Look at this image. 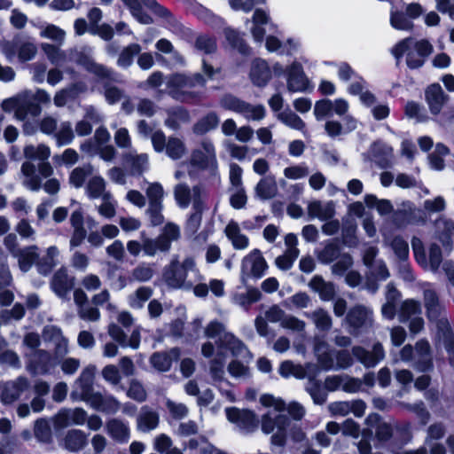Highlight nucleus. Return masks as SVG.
Masks as SVG:
<instances>
[{
    "label": "nucleus",
    "mask_w": 454,
    "mask_h": 454,
    "mask_svg": "<svg viewBox=\"0 0 454 454\" xmlns=\"http://www.w3.org/2000/svg\"><path fill=\"white\" fill-rule=\"evenodd\" d=\"M77 63L85 67L86 70L97 75L99 79H109L117 81L116 74L103 65L96 63L90 52H81L76 59Z\"/></svg>",
    "instance_id": "23"
},
{
    "label": "nucleus",
    "mask_w": 454,
    "mask_h": 454,
    "mask_svg": "<svg viewBox=\"0 0 454 454\" xmlns=\"http://www.w3.org/2000/svg\"><path fill=\"white\" fill-rule=\"evenodd\" d=\"M426 101L432 114H439L443 106L449 100L440 84L434 83L427 87L425 92Z\"/></svg>",
    "instance_id": "25"
},
{
    "label": "nucleus",
    "mask_w": 454,
    "mask_h": 454,
    "mask_svg": "<svg viewBox=\"0 0 454 454\" xmlns=\"http://www.w3.org/2000/svg\"><path fill=\"white\" fill-rule=\"evenodd\" d=\"M400 357L404 362L413 360L415 367L421 372L427 371L432 366L430 346L424 340L416 343L415 350L411 345H405L400 351Z\"/></svg>",
    "instance_id": "10"
},
{
    "label": "nucleus",
    "mask_w": 454,
    "mask_h": 454,
    "mask_svg": "<svg viewBox=\"0 0 454 454\" xmlns=\"http://www.w3.org/2000/svg\"><path fill=\"white\" fill-rule=\"evenodd\" d=\"M278 372L284 378L294 376L300 380L306 378L308 375L306 368L289 360L281 363Z\"/></svg>",
    "instance_id": "53"
},
{
    "label": "nucleus",
    "mask_w": 454,
    "mask_h": 454,
    "mask_svg": "<svg viewBox=\"0 0 454 454\" xmlns=\"http://www.w3.org/2000/svg\"><path fill=\"white\" fill-rule=\"evenodd\" d=\"M365 424L375 430V436L380 442H387L393 436L394 431L398 429L397 423L394 419L385 420L378 414H370Z\"/></svg>",
    "instance_id": "14"
},
{
    "label": "nucleus",
    "mask_w": 454,
    "mask_h": 454,
    "mask_svg": "<svg viewBox=\"0 0 454 454\" xmlns=\"http://www.w3.org/2000/svg\"><path fill=\"white\" fill-rule=\"evenodd\" d=\"M95 372L96 367L94 365H89L82 371L80 376L74 382L75 388L71 393V398L73 400L77 401L82 395L93 390Z\"/></svg>",
    "instance_id": "21"
},
{
    "label": "nucleus",
    "mask_w": 454,
    "mask_h": 454,
    "mask_svg": "<svg viewBox=\"0 0 454 454\" xmlns=\"http://www.w3.org/2000/svg\"><path fill=\"white\" fill-rule=\"evenodd\" d=\"M129 9L131 15L141 24L149 25L153 19L142 11V4L150 9L158 17L164 19L169 30L177 35L184 33V27L172 16L168 9L159 4L155 0H121Z\"/></svg>",
    "instance_id": "4"
},
{
    "label": "nucleus",
    "mask_w": 454,
    "mask_h": 454,
    "mask_svg": "<svg viewBox=\"0 0 454 454\" xmlns=\"http://www.w3.org/2000/svg\"><path fill=\"white\" fill-rule=\"evenodd\" d=\"M260 403L265 407L273 408L275 411L274 412L268 411L262 416V432L269 434L276 430L271 436V443L277 446H283L286 442V429L289 426V419L286 415L277 414L276 412L286 409L284 401L272 395L266 394L260 397Z\"/></svg>",
    "instance_id": "3"
},
{
    "label": "nucleus",
    "mask_w": 454,
    "mask_h": 454,
    "mask_svg": "<svg viewBox=\"0 0 454 454\" xmlns=\"http://www.w3.org/2000/svg\"><path fill=\"white\" fill-rule=\"evenodd\" d=\"M268 264L259 249L252 250L241 262V280L246 282L249 278H261Z\"/></svg>",
    "instance_id": "11"
},
{
    "label": "nucleus",
    "mask_w": 454,
    "mask_h": 454,
    "mask_svg": "<svg viewBox=\"0 0 454 454\" xmlns=\"http://www.w3.org/2000/svg\"><path fill=\"white\" fill-rule=\"evenodd\" d=\"M159 414L148 407H143L137 419V427L143 432L151 431L158 427Z\"/></svg>",
    "instance_id": "38"
},
{
    "label": "nucleus",
    "mask_w": 454,
    "mask_h": 454,
    "mask_svg": "<svg viewBox=\"0 0 454 454\" xmlns=\"http://www.w3.org/2000/svg\"><path fill=\"white\" fill-rule=\"evenodd\" d=\"M64 447L71 451L76 452L82 450L87 443L86 434L78 429L69 430L63 439Z\"/></svg>",
    "instance_id": "37"
},
{
    "label": "nucleus",
    "mask_w": 454,
    "mask_h": 454,
    "mask_svg": "<svg viewBox=\"0 0 454 454\" xmlns=\"http://www.w3.org/2000/svg\"><path fill=\"white\" fill-rule=\"evenodd\" d=\"M423 301L427 318L429 320L438 319L442 316L444 308L436 292L433 289H425L423 292Z\"/></svg>",
    "instance_id": "27"
},
{
    "label": "nucleus",
    "mask_w": 454,
    "mask_h": 454,
    "mask_svg": "<svg viewBox=\"0 0 454 454\" xmlns=\"http://www.w3.org/2000/svg\"><path fill=\"white\" fill-rule=\"evenodd\" d=\"M59 250L56 246H51L46 249L45 254L40 259L36 267L40 274L47 275L58 263Z\"/></svg>",
    "instance_id": "35"
},
{
    "label": "nucleus",
    "mask_w": 454,
    "mask_h": 454,
    "mask_svg": "<svg viewBox=\"0 0 454 454\" xmlns=\"http://www.w3.org/2000/svg\"><path fill=\"white\" fill-rule=\"evenodd\" d=\"M147 186L145 190V199L148 204L160 205L163 204L166 195L163 185L159 182H146Z\"/></svg>",
    "instance_id": "50"
},
{
    "label": "nucleus",
    "mask_w": 454,
    "mask_h": 454,
    "mask_svg": "<svg viewBox=\"0 0 454 454\" xmlns=\"http://www.w3.org/2000/svg\"><path fill=\"white\" fill-rule=\"evenodd\" d=\"M384 244L393 250L397 260L405 261L408 258L409 245L403 237L395 236L393 238H386Z\"/></svg>",
    "instance_id": "44"
},
{
    "label": "nucleus",
    "mask_w": 454,
    "mask_h": 454,
    "mask_svg": "<svg viewBox=\"0 0 454 454\" xmlns=\"http://www.w3.org/2000/svg\"><path fill=\"white\" fill-rule=\"evenodd\" d=\"M278 184L273 176L262 178L254 187L255 196L262 200L273 199L278 194Z\"/></svg>",
    "instance_id": "31"
},
{
    "label": "nucleus",
    "mask_w": 454,
    "mask_h": 454,
    "mask_svg": "<svg viewBox=\"0 0 454 454\" xmlns=\"http://www.w3.org/2000/svg\"><path fill=\"white\" fill-rule=\"evenodd\" d=\"M286 87L290 92H305L309 89V79L300 64L294 63L288 68Z\"/></svg>",
    "instance_id": "20"
},
{
    "label": "nucleus",
    "mask_w": 454,
    "mask_h": 454,
    "mask_svg": "<svg viewBox=\"0 0 454 454\" xmlns=\"http://www.w3.org/2000/svg\"><path fill=\"white\" fill-rule=\"evenodd\" d=\"M314 351L322 369L330 370L333 368V358L328 345L325 341H317L315 344Z\"/></svg>",
    "instance_id": "47"
},
{
    "label": "nucleus",
    "mask_w": 454,
    "mask_h": 454,
    "mask_svg": "<svg viewBox=\"0 0 454 454\" xmlns=\"http://www.w3.org/2000/svg\"><path fill=\"white\" fill-rule=\"evenodd\" d=\"M308 214L309 216L322 221L331 219L335 214L334 204L332 201L326 204L313 201L308 206Z\"/></svg>",
    "instance_id": "34"
},
{
    "label": "nucleus",
    "mask_w": 454,
    "mask_h": 454,
    "mask_svg": "<svg viewBox=\"0 0 454 454\" xmlns=\"http://www.w3.org/2000/svg\"><path fill=\"white\" fill-rule=\"evenodd\" d=\"M220 106L226 110L241 114L247 120L260 121L265 116V108L262 105H251L230 94L221 98Z\"/></svg>",
    "instance_id": "8"
},
{
    "label": "nucleus",
    "mask_w": 454,
    "mask_h": 454,
    "mask_svg": "<svg viewBox=\"0 0 454 454\" xmlns=\"http://www.w3.org/2000/svg\"><path fill=\"white\" fill-rule=\"evenodd\" d=\"M346 321L355 330L371 327L373 322L372 311L364 305H356L348 310Z\"/></svg>",
    "instance_id": "17"
},
{
    "label": "nucleus",
    "mask_w": 454,
    "mask_h": 454,
    "mask_svg": "<svg viewBox=\"0 0 454 454\" xmlns=\"http://www.w3.org/2000/svg\"><path fill=\"white\" fill-rule=\"evenodd\" d=\"M107 434L119 442H127L129 439V428L123 421L112 419L106 424Z\"/></svg>",
    "instance_id": "32"
},
{
    "label": "nucleus",
    "mask_w": 454,
    "mask_h": 454,
    "mask_svg": "<svg viewBox=\"0 0 454 454\" xmlns=\"http://www.w3.org/2000/svg\"><path fill=\"white\" fill-rule=\"evenodd\" d=\"M123 159L130 169L133 176H141L148 169L149 160L146 153H137L135 151L127 153Z\"/></svg>",
    "instance_id": "30"
},
{
    "label": "nucleus",
    "mask_w": 454,
    "mask_h": 454,
    "mask_svg": "<svg viewBox=\"0 0 454 454\" xmlns=\"http://www.w3.org/2000/svg\"><path fill=\"white\" fill-rule=\"evenodd\" d=\"M436 236L443 246H449L454 232V223L445 217L435 221Z\"/></svg>",
    "instance_id": "43"
},
{
    "label": "nucleus",
    "mask_w": 454,
    "mask_h": 454,
    "mask_svg": "<svg viewBox=\"0 0 454 454\" xmlns=\"http://www.w3.org/2000/svg\"><path fill=\"white\" fill-rule=\"evenodd\" d=\"M74 286V278L70 277L65 268L59 269L51 281V288L59 298H66Z\"/></svg>",
    "instance_id": "24"
},
{
    "label": "nucleus",
    "mask_w": 454,
    "mask_h": 454,
    "mask_svg": "<svg viewBox=\"0 0 454 454\" xmlns=\"http://www.w3.org/2000/svg\"><path fill=\"white\" fill-rule=\"evenodd\" d=\"M153 294V289L149 286H140L133 294L129 295V305L133 309H142Z\"/></svg>",
    "instance_id": "55"
},
{
    "label": "nucleus",
    "mask_w": 454,
    "mask_h": 454,
    "mask_svg": "<svg viewBox=\"0 0 454 454\" xmlns=\"http://www.w3.org/2000/svg\"><path fill=\"white\" fill-rule=\"evenodd\" d=\"M159 238L167 245L168 250L171 249L172 242L177 241L181 237L180 227L175 223H167L158 235Z\"/></svg>",
    "instance_id": "52"
},
{
    "label": "nucleus",
    "mask_w": 454,
    "mask_h": 454,
    "mask_svg": "<svg viewBox=\"0 0 454 454\" xmlns=\"http://www.w3.org/2000/svg\"><path fill=\"white\" fill-rule=\"evenodd\" d=\"M190 120L188 111L179 107L169 113L165 124L172 129H177L181 125L188 123Z\"/></svg>",
    "instance_id": "59"
},
{
    "label": "nucleus",
    "mask_w": 454,
    "mask_h": 454,
    "mask_svg": "<svg viewBox=\"0 0 454 454\" xmlns=\"http://www.w3.org/2000/svg\"><path fill=\"white\" fill-rule=\"evenodd\" d=\"M87 419V412L82 408L61 409L54 417V425L64 428L70 425H83Z\"/></svg>",
    "instance_id": "15"
},
{
    "label": "nucleus",
    "mask_w": 454,
    "mask_h": 454,
    "mask_svg": "<svg viewBox=\"0 0 454 454\" xmlns=\"http://www.w3.org/2000/svg\"><path fill=\"white\" fill-rule=\"evenodd\" d=\"M86 192L90 199L103 198L106 194H111L106 191V183L100 176H94L90 178L86 185Z\"/></svg>",
    "instance_id": "45"
},
{
    "label": "nucleus",
    "mask_w": 454,
    "mask_h": 454,
    "mask_svg": "<svg viewBox=\"0 0 454 454\" xmlns=\"http://www.w3.org/2000/svg\"><path fill=\"white\" fill-rule=\"evenodd\" d=\"M32 97L30 91H23L13 98L3 101L2 107L6 112H15L19 120H24L27 114L37 116L41 114V107L33 102H28Z\"/></svg>",
    "instance_id": "9"
},
{
    "label": "nucleus",
    "mask_w": 454,
    "mask_h": 454,
    "mask_svg": "<svg viewBox=\"0 0 454 454\" xmlns=\"http://www.w3.org/2000/svg\"><path fill=\"white\" fill-rule=\"evenodd\" d=\"M206 82L207 79L199 73L192 75L175 74L168 77L167 85L173 98L186 101L197 98L198 94L192 89L197 86L204 87Z\"/></svg>",
    "instance_id": "6"
},
{
    "label": "nucleus",
    "mask_w": 454,
    "mask_h": 454,
    "mask_svg": "<svg viewBox=\"0 0 454 454\" xmlns=\"http://www.w3.org/2000/svg\"><path fill=\"white\" fill-rule=\"evenodd\" d=\"M278 119L287 127L296 130H302L305 128V122L289 109L279 113Z\"/></svg>",
    "instance_id": "63"
},
{
    "label": "nucleus",
    "mask_w": 454,
    "mask_h": 454,
    "mask_svg": "<svg viewBox=\"0 0 454 454\" xmlns=\"http://www.w3.org/2000/svg\"><path fill=\"white\" fill-rule=\"evenodd\" d=\"M57 363L51 355L43 349H36L27 365V370L34 376L48 374Z\"/></svg>",
    "instance_id": "13"
},
{
    "label": "nucleus",
    "mask_w": 454,
    "mask_h": 454,
    "mask_svg": "<svg viewBox=\"0 0 454 454\" xmlns=\"http://www.w3.org/2000/svg\"><path fill=\"white\" fill-rule=\"evenodd\" d=\"M138 43H131L122 49L117 59V65L122 68H128L133 63L134 57L141 52Z\"/></svg>",
    "instance_id": "57"
},
{
    "label": "nucleus",
    "mask_w": 454,
    "mask_h": 454,
    "mask_svg": "<svg viewBox=\"0 0 454 454\" xmlns=\"http://www.w3.org/2000/svg\"><path fill=\"white\" fill-rule=\"evenodd\" d=\"M178 357L179 351L176 348L170 350L169 354L167 353H154L150 358V362L154 369L159 372H168L172 364L171 356Z\"/></svg>",
    "instance_id": "46"
},
{
    "label": "nucleus",
    "mask_w": 454,
    "mask_h": 454,
    "mask_svg": "<svg viewBox=\"0 0 454 454\" xmlns=\"http://www.w3.org/2000/svg\"><path fill=\"white\" fill-rule=\"evenodd\" d=\"M93 173V167L90 164L74 168L69 175V184L76 188H82L88 176Z\"/></svg>",
    "instance_id": "51"
},
{
    "label": "nucleus",
    "mask_w": 454,
    "mask_h": 454,
    "mask_svg": "<svg viewBox=\"0 0 454 454\" xmlns=\"http://www.w3.org/2000/svg\"><path fill=\"white\" fill-rule=\"evenodd\" d=\"M29 387L30 382L26 377L20 376L13 380H9L2 387L0 400L4 404H11L17 401Z\"/></svg>",
    "instance_id": "12"
},
{
    "label": "nucleus",
    "mask_w": 454,
    "mask_h": 454,
    "mask_svg": "<svg viewBox=\"0 0 454 454\" xmlns=\"http://www.w3.org/2000/svg\"><path fill=\"white\" fill-rule=\"evenodd\" d=\"M1 52L9 62L17 59L20 62H27L34 59L38 52L37 46L32 41L20 35L14 36L0 44Z\"/></svg>",
    "instance_id": "7"
},
{
    "label": "nucleus",
    "mask_w": 454,
    "mask_h": 454,
    "mask_svg": "<svg viewBox=\"0 0 454 454\" xmlns=\"http://www.w3.org/2000/svg\"><path fill=\"white\" fill-rule=\"evenodd\" d=\"M162 280L170 289L190 291L194 283L204 280V276L194 256L181 259L174 254L162 270Z\"/></svg>",
    "instance_id": "1"
},
{
    "label": "nucleus",
    "mask_w": 454,
    "mask_h": 454,
    "mask_svg": "<svg viewBox=\"0 0 454 454\" xmlns=\"http://www.w3.org/2000/svg\"><path fill=\"white\" fill-rule=\"evenodd\" d=\"M191 162L200 168H215L216 158L214 145L210 141H204L202 149L192 153Z\"/></svg>",
    "instance_id": "18"
},
{
    "label": "nucleus",
    "mask_w": 454,
    "mask_h": 454,
    "mask_svg": "<svg viewBox=\"0 0 454 454\" xmlns=\"http://www.w3.org/2000/svg\"><path fill=\"white\" fill-rule=\"evenodd\" d=\"M421 315V306L419 301L409 299L404 301L399 310V321L405 323L410 319Z\"/></svg>",
    "instance_id": "48"
},
{
    "label": "nucleus",
    "mask_w": 454,
    "mask_h": 454,
    "mask_svg": "<svg viewBox=\"0 0 454 454\" xmlns=\"http://www.w3.org/2000/svg\"><path fill=\"white\" fill-rule=\"evenodd\" d=\"M271 78V72L268 64L262 59L253 61L250 70V79L258 87L265 86Z\"/></svg>",
    "instance_id": "29"
},
{
    "label": "nucleus",
    "mask_w": 454,
    "mask_h": 454,
    "mask_svg": "<svg viewBox=\"0 0 454 454\" xmlns=\"http://www.w3.org/2000/svg\"><path fill=\"white\" fill-rule=\"evenodd\" d=\"M305 315L314 323L317 330L327 332L332 328L333 319L327 310L319 308Z\"/></svg>",
    "instance_id": "42"
},
{
    "label": "nucleus",
    "mask_w": 454,
    "mask_h": 454,
    "mask_svg": "<svg viewBox=\"0 0 454 454\" xmlns=\"http://www.w3.org/2000/svg\"><path fill=\"white\" fill-rule=\"evenodd\" d=\"M224 231L235 249L242 250L248 247L249 239L245 234L241 233L237 223H229Z\"/></svg>",
    "instance_id": "36"
},
{
    "label": "nucleus",
    "mask_w": 454,
    "mask_h": 454,
    "mask_svg": "<svg viewBox=\"0 0 454 454\" xmlns=\"http://www.w3.org/2000/svg\"><path fill=\"white\" fill-rule=\"evenodd\" d=\"M24 156L28 160H47L51 155V149L45 145H28L24 147Z\"/></svg>",
    "instance_id": "61"
},
{
    "label": "nucleus",
    "mask_w": 454,
    "mask_h": 454,
    "mask_svg": "<svg viewBox=\"0 0 454 454\" xmlns=\"http://www.w3.org/2000/svg\"><path fill=\"white\" fill-rule=\"evenodd\" d=\"M309 286L319 294L323 301H330L334 296L335 290L333 285L330 282H325L320 276L313 277Z\"/></svg>",
    "instance_id": "41"
},
{
    "label": "nucleus",
    "mask_w": 454,
    "mask_h": 454,
    "mask_svg": "<svg viewBox=\"0 0 454 454\" xmlns=\"http://www.w3.org/2000/svg\"><path fill=\"white\" fill-rule=\"evenodd\" d=\"M433 45L426 39L414 41L408 37L399 42L392 50L394 57L399 60L406 54V64L411 69L421 67L426 58L433 52Z\"/></svg>",
    "instance_id": "5"
},
{
    "label": "nucleus",
    "mask_w": 454,
    "mask_h": 454,
    "mask_svg": "<svg viewBox=\"0 0 454 454\" xmlns=\"http://www.w3.org/2000/svg\"><path fill=\"white\" fill-rule=\"evenodd\" d=\"M223 348L230 349L233 356H240L247 350L244 342L230 332L220 336V344L216 349L210 341L202 344L201 354L204 357L210 358L209 372L215 382H222L224 379L226 354L223 350Z\"/></svg>",
    "instance_id": "2"
},
{
    "label": "nucleus",
    "mask_w": 454,
    "mask_h": 454,
    "mask_svg": "<svg viewBox=\"0 0 454 454\" xmlns=\"http://www.w3.org/2000/svg\"><path fill=\"white\" fill-rule=\"evenodd\" d=\"M41 48L46 55L49 61L53 65H61L67 59V54L59 46L51 43H43Z\"/></svg>",
    "instance_id": "60"
},
{
    "label": "nucleus",
    "mask_w": 454,
    "mask_h": 454,
    "mask_svg": "<svg viewBox=\"0 0 454 454\" xmlns=\"http://www.w3.org/2000/svg\"><path fill=\"white\" fill-rule=\"evenodd\" d=\"M165 151L167 155L172 160L181 159L187 152L183 140L176 137H168Z\"/></svg>",
    "instance_id": "58"
},
{
    "label": "nucleus",
    "mask_w": 454,
    "mask_h": 454,
    "mask_svg": "<svg viewBox=\"0 0 454 454\" xmlns=\"http://www.w3.org/2000/svg\"><path fill=\"white\" fill-rule=\"evenodd\" d=\"M218 124V115L214 112H211L195 123L193 126V132L198 135H203L212 129H215Z\"/></svg>",
    "instance_id": "54"
},
{
    "label": "nucleus",
    "mask_w": 454,
    "mask_h": 454,
    "mask_svg": "<svg viewBox=\"0 0 454 454\" xmlns=\"http://www.w3.org/2000/svg\"><path fill=\"white\" fill-rule=\"evenodd\" d=\"M224 35L226 41L233 49L238 50L242 54L249 53V48L239 32L228 27L224 29Z\"/></svg>",
    "instance_id": "62"
},
{
    "label": "nucleus",
    "mask_w": 454,
    "mask_h": 454,
    "mask_svg": "<svg viewBox=\"0 0 454 454\" xmlns=\"http://www.w3.org/2000/svg\"><path fill=\"white\" fill-rule=\"evenodd\" d=\"M20 171L24 176L23 184L31 191H38L41 188V178L35 175V166L31 161H25L21 165Z\"/></svg>",
    "instance_id": "40"
},
{
    "label": "nucleus",
    "mask_w": 454,
    "mask_h": 454,
    "mask_svg": "<svg viewBox=\"0 0 454 454\" xmlns=\"http://www.w3.org/2000/svg\"><path fill=\"white\" fill-rule=\"evenodd\" d=\"M40 36L62 45L65 42L66 32L54 24H47L41 27Z\"/></svg>",
    "instance_id": "56"
},
{
    "label": "nucleus",
    "mask_w": 454,
    "mask_h": 454,
    "mask_svg": "<svg viewBox=\"0 0 454 454\" xmlns=\"http://www.w3.org/2000/svg\"><path fill=\"white\" fill-rule=\"evenodd\" d=\"M101 200V203L97 207L98 214L106 219L114 217L116 215V201L114 200L112 193L106 194Z\"/></svg>",
    "instance_id": "64"
},
{
    "label": "nucleus",
    "mask_w": 454,
    "mask_h": 454,
    "mask_svg": "<svg viewBox=\"0 0 454 454\" xmlns=\"http://www.w3.org/2000/svg\"><path fill=\"white\" fill-rule=\"evenodd\" d=\"M193 192V207L196 210L193 214L191 215L189 219L187 220L185 225V232L189 236H193L200 227L201 220H202V202L200 200V196L202 193V190L200 186H194L192 189Z\"/></svg>",
    "instance_id": "26"
},
{
    "label": "nucleus",
    "mask_w": 454,
    "mask_h": 454,
    "mask_svg": "<svg viewBox=\"0 0 454 454\" xmlns=\"http://www.w3.org/2000/svg\"><path fill=\"white\" fill-rule=\"evenodd\" d=\"M395 222L399 227L407 224H420L426 222V215L422 210L408 206L407 208L396 212Z\"/></svg>",
    "instance_id": "28"
},
{
    "label": "nucleus",
    "mask_w": 454,
    "mask_h": 454,
    "mask_svg": "<svg viewBox=\"0 0 454 454\" xmlns=\"http://www.w3.org/2000/svg\"><path fill=\"white\" fill-rule=\"evenodd\" d=\"M43 338L54 345L55 358H63L69 352L68 340L59 328L53 325L46 326L43 330Z\"/></svg>",
    "instance_id": "19"
},
{
    "label": "nucleus",
    "mask_w": 454,
    "mask_h": 454,
    "mask_svg": "<svg viewBox=\"0 0 454 454\" xmlns=\"http://www.w3.org/2000/svg\"><path fill=\"white\" fill-rule=\"evenodd\" d=\"M14 257L18 258L20 269L27 272L31 269L35 260L39 258L38 247L36 246H30L20 249Z\"/></svg>",
    "instance_id": "39"
},
{
    "label": "nucleus",
    "mask_w": 454,
    "mask_h": 454,
    "mask_svg": "<svg viewBox=\"0 0 454 454\" xmlns=\"http://www.w3.org/2000/svg\"><path fill=\"white\" fill-rule=\"evenodd\" d=\"M352 354L365 367H373L385 357L384 348L380 343H376L372 351H367L362 347H354Z\"/></svg>",
    "instance_id": "22"
},
{
    "label": "nucleus",
    "mask_w": 454,
    "mask_h": 454,
    "mask_svg": "<svg viewBox=\"0 0 454 454\" xmlns=\"http://www.w3.org/2000/svg\"><path fill=\"white\" fill-rule=\"evenodd\" d=\"M442 262V253L441 247L433 243L428 248V259L426 257V263H419L425 270L436 272Z\"/></svg>",
    "instance_id": "49"
},
{
    "label": "nucleus",
    "mask_w": 454,
    "mask_h": 454,
    "mask_svg": "<svg viewBox=\"0 0 454 454\" xmlns=\"http://www.w3.org/2000/svg\"><path fill=\"white\" fill-rule=\"evenodd\" d=\"M140 239L144 243V254L148 257H154L158 253L167 254L169 250L167 245L157 236L153 239L148 237L145 231L140 232Z\"/></svg>",
    "instance_id": "33"
},
{
    "label": "nucleus",
    "mask_w": 454,
    "mask_h": 454,
    "mask_svg": "<svg viewBox=\"0 0 454 454\" xmlns=\"http://www.w3.org/2000/svg\"><path fill=\"white\" fill-rule=\"evenodd\" d=\"M225 412L228 420L236 424L242 430L250 432L257 427L256 417L250 411L232 407L227 408Z\"/></svg>",
    "instance_id": "16"
}]
</instances>
